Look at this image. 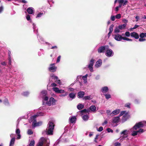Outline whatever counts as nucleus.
I'll list each match as a JSON object with an SVG mask.
<instances>
[{
	"instance_id": "31",
	"label": "nucleus",
	"mask_w": 146,
	"mask_h": 146,
	"mask_svg": "<svg viewBox=\"0 0 146 146\" xmlns=\"http://www.w3.org/2000/svg\"><path fill=\"white\" fill-rule=\"evenodd\" d=\"M52 89L55 93H58L60 90L58 88L56 87H54Z\"/></svg>"
},
{
	"instance_id": "6",
	"label": "nucleus",
	"mask_w": 146,
	"mask_h": 146,
	"mask_svg": "<svg viewBox=\"0 0 146 146\" xmlns=\"http://www.w3.org/2000/svg\"><path fill=\"white\" fill-rule=\"evenodd\" d=\"M145 121H141L136 123L133 126L134 128L135 129V130H137L140 127H143L145 125Z\"/></svg>"
},
{
	"instance_id": "14",
	"label": "nucleus",
	"mask_w": 146,
	"mask_h": 146,
	"mask_svg": "<svg viewBox=\"0 0 146 146\" xmlns=\"http://www.w3.org/2000/svg\"><path fill=\"white\" fill-rule=\"evenodd\" d=\"M128 134V131L127 130H125L121 132V137L123 138H126L127 137Z\"/></svg>"
},
{
	"instance_id": "43",
	"label": "nucleus",
	"mask_w": 146,
	"mask_h": 146,
	"mask_svg": "<svg viewBox=\"0 0 146 146\" xmlns=\"http://www.w3.org/2000/svg\"><path fill=\"white\" fill-rule=\"evenodd\" d=\"M130 105L131 104L130 103H128L126 104L125 105V107L127 108H130Z\"/></svg>"
},
{
	"instance_id": "24",
	"label": "nucleus",
	"mask_w": 146,
	"mask_h": 146,
	"mask_svg": "<svg viewBox=\"0 0 146 146\" xmlns=\"http://www.w3.org/2000/svg\"><path fill=\"white\" fill-rule=\"evenodd\" d=\"M92 98L93 97L92 96L89 95L84 96L83 98V99L85 100H90L92 99Z\"/></svg>"
},
{
	"instance_id": "60",
	"label": "nucleus",
	"mask_w": 146,
	"mask_h": 146,
	"mask_svg": "<svg viewBox=\"0 0 146 146\" xmlns=\"http://www.w3.org/2000/svg\"><path fill=\"white\" fill-rule=\"evenodd\" d=\"M139 26L138 25H135V26H134V27H133V28H132L131 29H135L136 28H137Z\"/></svg>"
},
{
	"instance_id": "41",
	"label": "nucleus",
	"mask_w": 146,
	"mask_h": 146,
	"mask_svg": "<svg viewBox=\"0 0 146 146\" xmlns=\"http://www.w3.org/2000/svg\"><path fill=\"white\" fill-rule=\"evenodd\" d=\"M33 133L32 130L31 129H29L27 131V133L29 135H31Z\"/></svg>"
},
{
	"instance_id": "20",
	"label": "nucleus",
	"mask_w": 146,
	"mask_h": 146,
	"mask_svg": "<svg viewBox=\"0 0 146 146\" xmlns=\"http://www.w3.org/2000/svg\"><path fill=\"white\" fill-rule=\"evenodd\" d=\"M34 9L32 7H30L27 9V11L29 14H32L34 11Z\"/></svg>"
},
{
	"instance_id": "34",
	"label": "nucleus",
	"mask_w": 146,
	"mask_h": 146,
	"mask_svg": "<svg viewBox=\"0 0 146 146\" xmlns=\"http://www.w3.org/2000/svg\"><path fill=\"white\" fill-rule=\"evenodd\" d=\"M128 111H122L121 112L119 116H119V117L125 114L127 112H128Z\"/></svg>"
},
{
	"instance_id": "57",
	"label": "nucleus",
	"mask_w": 146,
	"mask_h": 146,
	"mask_svg": "<svg viewBox=\"0 0 146 146\" xmlns=\"http://www.w3.org/2000/svg\"><path fill=\"white\" fill-rule=\"evenodd\" d=\"M103 130V127H100L99 128L97 129V130L98 131H101Z\"/></svg>"
},
{
	"instance_id": "52",
	"label": "nucleus",
	"mask_w": 146,
	"mask_h": 146,
	"mask_svg": "<svg viewBox=\"0 0 146 146\" xmlns=\"http://www.w3.org/2000/svg\"><path fill=\"white\" fill-rule=\"evenodd\" d=\"M68 95V93L67 92H65L64 94H61L59 95L60 97H65L66 96Z\"/></svg>"
},
{
	"instance_id": "23",
	"label": "nucleus",
	"mask_w": 146,
	"mask_h": 146,
	"mask_svg": "<svg viewBox=\"0 0 146 146\" xmlns=\"http://www.w3.org/2000/svg\"><path fill=\"white\" fill-rule=\"evenodd\" d=\"M89 109L92 112H95L96 111V107L94 105L91 106Z\"/></svg>"
},
{
	"instance_id": "61",
	"label": "nucleus",
	"mask_w": 146,
	"mask_h": 146,
	"mask_svg": "<svg viewBox=\"0 0 146 146\" xmlns=\"http://www.w3.org/2000/svg\"><path fill=\"white\" fill-rule=\"evenodd\" d=\"M4 103L6 105H7V104H9L8 100L7 99H5V100L4 101Z\"/></svg>"
},
{
	"instance_id": "7",
	"label": "nucleus",
	"mask_w": 146,
	"mask_h": 146,
	"mask_svg": "<svg viewBox=\"0 0 146 146\" xmlns=\"http://www.w3.org/2000/svg\"><path fill=\"white\" fill-rule=\"evenodd\" d=\"M107 49L105 53L106 56L108 57L113 56L114 54L113 51L111 49L108 48Z\"/></svg>"
},
{
	"instance_id": "49",
	"label": "nucleus",
	"mask_w": 146,
	"mask_h": 146,
	"mask_svg": "<svg viewBox=\"0 0 146 146\" xmlns=\"http://www.w3.org/2000/svg\"><path fill=\"white\" fill-rule=\"evenodd\" d=\"M61 56H59L58 58H57L56 62L57 63H58L60 62V59H61Z\"/></svg>"
},
{
	"instance_id": "29",
	"label": "nucleus",
	"mask_w": 146,
	"mask_h": 146,
	"mask_svg": "<svg viewBox=\"0 0 146 146\" xmlns=\"http://www.w3.org/2000/svg\"><path fill=\"white\" fill-rule=\"evenodd\" d=\"M76 119V118L74 116H72L70 118V122L72 123L74 122L75 121Z\"/></svg>"
},
{
	"instance_id": "38",
	"label": "nucleus",
	"mask_w": 146,
	"mask_h": 146,
	"mask_svg": "<svg viewBox=\"0 0 146 146\" xmlns=\"http://www.w3.org/2000/svg\"><path fill=\"white\" fill-rule=\"evenodd\" d=\"M35 141L34 140L31 141L29 143V146H34Z\"/></svg>"
},
{
	"instance_id": "64",
	"label": "nucleus",
	"mask_w": 146,
	"mask_h": 146,
	"mask_svg": "<svg viewBox=\"0 0 146 146\" xmlns=\"http://www.w3.org/2000/svg\"><path fill=\"white\" fill-rule=\"evenodd\" d=\"M57 80L55 81V82L57 84L60 85L61 84V82L60 80Z\"/></svg>"
},
{
	"instance_id": "56",
	"label": "nucleus",
	"mask_w": 146,
	"mask_h": 146,
	"mask_svg": "<svg viewBox=\"0 0 146 146\" xmlns=\"http://www.w3.org/2000/svg\"><path fill=\"white\" fill-rule=\"evenodd\" d=\"M138 133H142L143 132H144V130L142 129H140L139 130H138L137 131Z\"/></svg>"
},
{
	"instance_id": "62",
	"label": "nucleus",
	"mask_w": 146,
	"mask_h": 146,
	"mask_svg": "<svg viewBox=\"0 0 146 146\" xmlns=\"http://www.w3.org/2000/svg\"><path fill=\"white\" fill-rule=\"evenodd\" d=\"M128 2V1L127 0H124V2L123 3V6L125 5H126V4Z\"/></svg>"
},
{
	"instance_id": "54",
	"label": "nucleus",
	"mask_w": 146,
	"mask_h": 146,
	"mask_svg": "<svg viewBox=\"0 0 146 146\" xmlns=\"http://www.w3.org/2000/svg\"><path fill=\"white\" fill-rule=\"evenodd\" d=\"M107 131L108 132V133H110V132L113 133V130L110 128H108L107 129Z\"/></svg>"
},
{
	"instance_id": "28",
	"label": "nucleus",
	"mask_w": 146,
	"mask_h": 146,
	"mask_svg": "<svg viewBox=\"0 0 146 146\" xmlns=\"http://www.w3.org/2000/svg\"><path fill=\"white\" fill-rule=\"evenodd\" d=\"M15 141V139L14 137L12 138L11 140L9 146H12L14 144Z\"/></svg>"
},
{
	"instance_id": "58",
	"label": "nucleus",
	"mask_w": 146,
	"mask_h": 146,
	"mask_svg": "<svg viewBox=\"0 0 146 146\" xmlns=\"http://www.w3.org/2000/svg\"><path fill=\"white\" fill-rule=\"evenodd\" d=\"M20 131L19 129H16V133L17 134H20Z\"/></svg>"
},
{
	"instance_id": "25",
	"label": "nucleus",
	"mask_w": 146,
	"mask_h": 146,
	"mask_svg": "<svg viewBox=\"0 0 146 146\" xmlns=\"http://www.w3.org/2000/svg\"><path fill=\"white\" fill-rule=\"evenodd\" d=\"M83 119L85 121H87L89 118V116L86 114H83L82 117Z\"/></svg>"
},
{
	"instance_id": "22",
	"label": "nucleus",
	"mask_w": 146,
	"mask_h": 146,
	"mask_svg": "<svg viewBox=\"0 0 146 146\" xmlns=\"http://www.w3.org/2000/svg\"><path fill=\"white\" fill-rule=\"evenodd\" d=\"M88 75V74H86L85 75L82 76V78L83 80V82L84 84H86L87 83V77Z\"/></svg>"
},
{
	"instance_id": "47",
	"label": "nucleus",
	"mask_w": 146,
	"mask_h": 146,
	"mask_svg": "<svg viewBox=\"0 0 146 146\" xmlns=\"http://www.w3.org/2000/svg\"><path fill=\"white\" fill-rule=\"evenodd\" d=\"M26 18L27 19L28 21H31V19L30 16V15H28L26 16Z\"/></svg>"
},
{
	"instance_id": "27",
	"label": "nucleus",
	"mask_w": 146,
	"mask_h": 146,
	"mask_svg": "<svg viewBox=\"0 0 146 146\" xmlns=\"http://www.w3.org/2000/svg\"><path fill=\"white\" fill-rule=\"evenodd\" d=\"M38 38H39V42L41 43L44 44L45 43H48L46 42L44 40L43 38L41 37L40 36H38Z\"/></svg>"
},
{
	"instance_id": "55",
	"label": "nucleus",
	"mask_w": 146,
	"mask_h": 146,
	"mask_svg": "<svg viewBox=\"0 0 146 146\" xmlns=\"http://www.w3.org/2000/svg\"><path fill=\"white\" fill-rule=\"evenodd\" d=\"M115 17L113 15H111L110 18L111 20L113 21H114L115 19Z\"/></svg>"
},
{
	"instance_id": "42",
	"label": "nucleus",
	"mask_w": 146,
	"mask_h": 146,
	"mask_svg": "<svg viewBox=\"0 0 146 146\" xmlns=\"http://www.w3.org/2000/svg\"><path fill=\"white\" fill-rule=\"evenodd\" d=\"M134 102L135 104H138L140 103V101L139 99H135L134 100Z\"/></svg>"
},
{
	"instance_id": "53",
	"label": "nucleus",
	"mask_w": 146,
	"mask_h": 146,
	"mask_svg": "<svg viewBox=\"0 0 146 146\" xmlns=\"http://www.w3.org/2000/svg\"><path fill=\"white\" fill-rule=\"evenodd\" d=\"M121 17V15L120 14L117 15L115 16V18L117 19H119Z\"/></svg>"
},
{
	"instance_id": "10",
	"label": "nucleus",
	"mask_w": 146,
	"mask_h": 146,
	"mask_svg": "<svg viewBox=\"0 0 146 146\" xmlns=\"http://www.w3.org/2000/svg\"><path fill=\"white\" fill-rule=\"evenodd\" d=\"M108 48V46H100L98 49V52L99 53H104L105 49Z\"/></svg>"
},
{
	"instance_id": "37",
	"label": "nucleus",
	"mask_w": 146,
	"mask_h": 146,
	"mask_svg": "<svg viewBox=\"0 0 146 146\" xmlns=\"http://www.w3.org/2000/svg\"><path fill=\"white\" fill-rule=\"evenodd\" d=\"M139 36L142 38L146 37V33H141L139 35Z\"/></svg>"
},
{
	"instance_id": "48",
	"label": "nucleus",
	"mask_w": 146,
	"mask_h": 146,
	"mask_svg": "<svg viewBox=\"0 0 146 146\" xmlns=\"http://www.w3.org/2000/svg\"><path fill=\"white\" fill-rule=\"evenodd\" d=\"M125 35L126 36L129 37L130 35V34L129 31H127L125 32Z\"/></svg>"
},
{
	"instance_id": "11",
	"label": "nucleus",
	"mask_w": 146,
	"mask_h": 146,
	"mask_svg": "<svg viewBox=\"0 0 146 146\" xmlns=\"http://www.w3.org/2000/svg\"><path fill=\"white\" fill-rule=\"evenodd\" d=\"M102 63V60L99 59L96 62L94 66L96 68H99L101 66Z\"/></svg>"
},
{
	"instance_id": "4",
	"label": "nucleus",
	"mask_w": 146,
	"mask_h": 146,
	"mask_svg": "<svg viewBox=\"0 0 146 146\" xmlns=\"http://www.w3.org/2000/svg\"><path fill=\"white\" fill-rule=\"evenodd\" d=\"M47 126V128L46 129V133L47 135H52L54 127L53 123L50 121Z\"/></svg>"
},
{
	"instance_id": "35",
	"label": "nucleus",
	"mask_w": 146,
	"mask_h": 146,
	"mask_svg": "<svg viewBox=\"0 0 146 146\" xmlns=\"http://www.w3.org/2000/svg\"><path fill=\"white\" fill-rule=\"evenodd\" d=\"M120 29H119L118 27H116L114 29V32L115 33H119L120 32Z\"/></svg>"
},
{
	"instance_id": "30",
	"label": "nucleus",
	"mask_w": 146,
	"mask_h": 146,
	"mask_svg": "<svg viewBox=\"0 0 146 146\" xmlns=\"http://www.w3.org/2000/svg\"><path fill=\"white\" fill-rule=\"evenodd\" d=\"M126 25L127 24L125 23L122 25H119L118 26V27H119V29H120V30H122L124 29L125 28V27L126 26Z\"/></svg>"
},
{
	"instance_id": "63",
	"label": "nucleus",
	"mask_w": 146,
	"mask_h": 146,
	"mask_svg": "<svg viewBox=\"0 0 146 146\" xmlns=\"http://www.w3.org/2000/svg\"><path fill=\"white\" fill-rule=\"evenodd\" d=\"M87 111L86 109H84L82 110H81L80 112L81 113H83L84 112H86Z\"/></svg>"
},
{
	"instance_id": "26",
	"label": "nucleus",
	"mask_w": 146,
	"mask_h": 146,
	"mask_svg": "<svg viewBox=\"0 0 146 146\" xmlns=\"http://www.w3.org/2000/svg\"><path fill=\"white\" fill-rule=\"evenodd\" d=\"M84 105L81 104H79L77 106V107L78 109L80 110L84 108Z\"/></svg>"
},
{
	"instance_id": "39",
	"label": "nucleus",
	"mask_w": 146,
	"mask_h": 146,
	"mask_svg": "<svg viewBox=\"0 0 146 146\" xmlns=\"http://www.w3.org/2000/svg\"><path fill=\"white\" fill-rule=\"evenodd\" d=\"M114 27V25H111L109 29V32H110V33H112L113 30V28Z\"/></svg>"
},
{
	"instance_id": "17",
	"label": "nucleus",
	"mask_w": 146,
	"mask_h": 146,
	"mask_svg": "<svg viewBox=\"0 0 146 146\" xmlns=\"http://www.w3.org/2000/svg\"><path fill=\"white\" fill-rule=\"evenodd\" d=\"M120 111V110L119 109H117L113 111L111 114V115L113 116L118 114Z\"/></svg>"
},
{
	"instance_id": "13",
	"label": "nucleus",
	"mask_w": 146,
	"mask_h": 146,
	"mask_svg": "<svg viewBox=\"0 0 146 146\" xmlns=\"http://www.w3.org/2000/svg\"><path fill=\"white\" fill-rule=\"evenodd\" d=\"M130 35L132 37L134 38H135L137 39L139 38V35L136 33L133 32L130 33Z\"/></svg>"
},
{
	"instance_id": "8",
	"label": "nucleus",
	"mask_w": 146,
	"mask_h": 146,
	"mask_svg": "<svg viewBox=\"0 0 146 146\" xmlns=\"http://www.w3.org/2000/svg\"><path fill=\"white\" fill-rule=\"evenodd\" d=\"M95 62V60L93 58L90 61L88 65L87 66L88 68L91 72H93L94 70H93V66L94 65Z\"/></svg>"
},
{
	"instance_id": "5",
	"label": "nucleus",
	"mask_w": 146,
	"mask_h": 146,
	"mask_svg": "<svg viewBox=\"0 0 146 146\" xmlns=\"http://www.w3.org/2000/svg\"><path fill=\"white\" fill-rule=\"evenodd\" d=\"M55 63H52L49 65L48 68V70L51 72H56L57 69V67L55 65Z\"/></svg>"
},
{
	"instance_id": "19",
	"label": "nucleus",
	"mask_w": 146,
	"mask_h": 146,
	"mask_svg": "<svg viewBox=\"0 0 146 146\" xmlns=\"http://www.w3.org/2000/svg\"><path fill=\"white\" fill-rule=\"evenodd\" d=\"M68 96L70 98L69 100L71 101L75 98L76 94L73 92H71L69 94Z\"/></svg>"
},
{
	"instance_id": "9",
	"label": "nucleus",
	"mask_w": 146,
	"mask_h": 146,
	"mask_svg": "<svg viewBox=\"0 0 146 146\" xmlns=\"http://www.w3.org/2000/svg\"><path fill=\"white\" fill-rule=\"evenodd\" d=\"M114 38L117 41H121L123 40V37L120 34H116L113 35Z\"/></svg>"
},
{
	"instance_id": "2",
	"label": "nucleus",
	"mask_w": 146,
	"mask_h": 146,
	"mask_svg": "<svg viewBox=\"0 0 146 146\" xmlns=\"http://www.w3.org/2000/svg\"><path fill=\"white\" fill-rule=\"evenodd\" d=\"M44 115V113L42 112L38 113L37 114L31 116L30 120V123H32V124L33 127H35L36 126L41 125L42 124L41 121L36 122V118L39 116H43Z\"/></svg>"
},
{
	"instance_id": "59",
	"label": "nucleus",
	"mask_w": 146,
	"mask_h": 146,
	"mask_svg": "<svg viewBox=\"0 0 146 146\" xmlns=\"http://www.w3.org/2000/svg\"><path fill=\"white\" fill-rule=\"evenodd\" d=\"M106 113L108 115H111V111L110 110H107L106 111Z\"/></svg>"
},
{
	"instance_id": "50",
	"label": "nucleus",
	"mask_w": 146,
	"mask_h": 146,
	"mask_svg": "<svg viewBox=\"0 0 146 146\" xmlns=\"http://www.w3.org/2000/svg\"><path fill=\"white\" fill-rule=\"evenodd\" d=\"M66 92L64 90H62V89H60L59 92L58 93L59 94H62L64 93H65Z\"/></svg>"
},
{
	"instance_id": "36",
	"label": "nucleus",
	"mask_w": 146,
	"mask_h": 146,
	"mask_svg": "<svg viewBox=\"0 0 146 146\" xmlns=\"http://www.w3.org/2000/svg\"><path fill=\"white\" fill-rule=\"evenodd\" d=\"M50 77L52 78V79L54 80H57L58 79V77L54 74H52L50 75Z\"/></svg>"
},
{
	"instance_id": "12",
	"label": "nucleus",
	"mask_w": 146,
	"mask_h": 146,
	"mask_svg": "<svg viewBox=\"0 0 146 146\" xmlns=\"http://www.w3.org/2000/svg\"><path fill=\"white\" fill-rule=\"evenodd\" d=\"M129 112H128L126 113L123 115L122 118V121L123 122H125L129 118Z\"/></svg>"
},
{
	"instance_id": "1",
	"label": "nucleus",
	"mask_w": 146,
	"mask_h": 146,
	"mask_svg": "<svg viewBox=\"0 0 146 146\" xmlns=\"http://www.w3.org/2000/svg\"><path fill=\"white\" fill-rule=\"evenodd\" d=\"M40 96L43 99V105L46 104L48 106L55 105L56 100L52 97L50 98L48 100L49 98L47 94L46 91H42L40 93Z\"/></svg>"
},
{
	"instance_id": "15",
	"label": "nucleus",
	"mask_w": 146,
	"mask_h": 146,
	"mask_svg": "<svg viewBox=\"0 0 146 146\" xmlns=\"http://www.w3.org/2000/svg\"><path fill=\"white\" fill-rule=\"evenodd\" d=\"M120 120L119 116H117L114 117L112 119V122L113 123H118Z\"/></svg>"
},
{
	"instance_id": "33",
	"label": "nucleus",
	"mask_w": 146,
	"mask_h": 146,
	"mask_svg": "<svg viewBox=\"0 0 146 146\" xmlns=\"http://www.w3.org/2000/svg\"><path fill=\"white\" fill-rule=\"evenodd\" d=\"M128 111H122L121 112L119 116H119V117L125 114L127 112H128Z\"/></svg>"
},
{
	"instance_id": "51",
	"label": "nucleus",
	"mask_w": 146,
	"mask_h": 146,
	"mask_svg": "<svg viewBox=\"0 0 146 146\" xmlns=\"http://www.w3.org/2000/svg\"><path fill=\"white\" fill-rule=\"evenodd\" d=\"M8 64L9 65H11V57L8 58Z\"/></svg>"
},
{
	"instance_id": "40",
	"label": "nucleus",
	"mask_w": 146,
	"mask_h": 146,
	"mask_svg": "<svg viewBox=\"0 0 146 146\" xmlns=\"http://www.w3.org/2000/svg\"><path fill=\"white\" fill-rule=\"evenodd\" d=\"M43 13H39L36 17V18H40L43 15Z\"/></svg>"
},
{
	"instance_id": "16",
	"label": "nucleus",
	"mask_w": 146,
	"mask_h": 146,
	"mask_svg": "<svg viewBox=\"0 0 146 146\" xmlns=\"http://www.w3.org/2000/svg\"><path fill=\"white\" fill-rule=\"evenodd\" d=\"M109 90L107 86H104L102 87L101 89V91L103 93H106L108 92Z\"/></svg>"
},
{
	"instance_id": "18",
	"label": "nucleus",
	"mask_w": 146,
	"mask_h": 146,
	"mask_svg": "<svg viewBox=\"0 0 146 146\" xmlns=\"http://www.w3.org/2000/svg\"><path fill=\"white\" fill-rule=\"evenodd\" d=\"M136 130L134 128V127L130 129V131L132 132V133L131 134V135L133 136H135L137 135V131H136Z\"/></svg>"
},
{
	"instance_id": "32",
	"label": "nucleus",
	"mask_w": 146,
	"mask_h": 146,
	"mask_svg": "<svg viewBox=\"0 0 146 146\" xmlns=\"http://www.w3.org/2000/svg\"><path fill=\"white\" fill-rule=\"evenodd\" d=\"M30 94V92L28 91H25L23 92L22 93V95L24 96H28Z\"/></svg>"
},
{
	"instance_id": "21",
	"label": "nucleus",
	"mask_w": 146,
	"mask_h": 146,
	"mask_svg": "<svg viewBox=\"0 0 146 146\" xmlns=\"http://www.w3.org/2000/svg\"><path fill=\"white\" fill-rule=\"evenodd\" d=\"M84 95V92H83L80 91L78 93V97L79 98H82Z\"/></svg>"
},
{
	"instance_id": "46",
	"label": "nucleus",
	"mask_w": 146,
	"mask_h": 146,
	"mask_svg": "<svg viewBox=\"0 0 146 146\" xmlns=\"http://www.w3.org/2000/svg\"><path fill=\"white\" fill-rule=\"evenodd\" d=\"M123 40H125L129 41H132V40L131 39L129 38L126 37H123Z\"/></svg>"
},
{
	"instance_id": "3",
	"label": "nucleus",
	"mask_w": 146,
	"mask_h": 146,
	"mask_svg": "<svg viewBox=\"0 0 146 146\" xmlns=\"http://www.w3.org/2000/svg\"><path fill=\"white\" fill-rule=\"evenodd\" d=\"M49 139L42 137L36 146H49Z\"/></svg>"
},
{
	"instance_id": "44",
	"label": "nucleus",
	"mask_w": 146,
	"mask_h": 146,
	"mask_svg": "<svg viewBox=\"0 0 146 146\" xmlns=\"http://www.w3.org/2000/svg\"><path fill=\"white\" fill-rule=\"evenodd\" d=\"M105 96L106 98L107 99H108L111 97V95L110 94H105Z\"/></svg>"
},
{
	"instance_id": "45",
	"label": "nucleus",
	"mask_w": 146,
	"mask_h": 146,
	"mask_svg": "<svg viewBox=\"0 0 146 146\" xmlns=\"http://www.w3.org/2000/svg\"><path fill=\"white\" fill-rule=\"evenodd\" d=\"M140 38L139 39V41L141 42H144L146 40V39L144 38H142L141 37H140Z\"/></svg>"
}]
</instances>
